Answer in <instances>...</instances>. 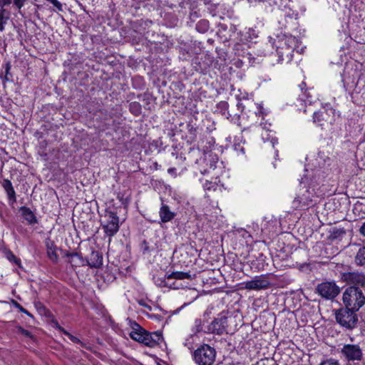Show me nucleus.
<instances>
[{"label":"nucleus","instance_id":"obj_1","mask_svg":"<svg viewBox=\"0 0 365 365\" xmlns=\"http://www.w3.org/2000/svg\"><path fill=\"white\" fill-rule=\"evenodd\" d=\"M322 195L319 189L311 187L304 185L292 201V207L294 210L307 209L316 203V199Z\"/></svg>","mask_w":365,"mask_h":365},{"label":"nucleus","instance_id":"obj_2","mask_svg":"<svg viewBox=\"0 0 365 365\" xmlns=\"http://www.w3.org/2000/svg\"><path fill=\"white\" fill-rule=\"evenodd\" d=\"M344 306L354 311H359L365 304V295L358 287H348L343 293Z\"/></svg>","mask_w":365,"mask_h":365},{"label":"nucleus","instance_id":"obj_3","mask_svg":"<svg viewBox=\"0 0 365 365\" xmlns=\"http://www.w3.org/2000/svg\"><path fill=\"white\" fill-rule=\"evenodd\" d=\"M356 312L346 306L340 308L335 311L336 321L341 327L351 330L356 327L358 324Z\"/></svg>","mask_w":365,"mask_h":365},{"label":"nucleus","instance_id":"obj_4","mask_svg":"<svg viewBox=\"0 0 365 365\" xmlns=\"http://www.w3.org/2000/svg\"><path fill=\"white\" fill-rule=\"evenodd\" d=\"M130 336L132 339L149 347L157 346L163 339L160 331L148 332L141 327L138 330L132 331Z\"/></svg>","mask_w":365,"mask_h":365},{"label":"nucleus","instance_id":"obj_5","mask_svg":"<svg viewBox=\"0 0 365 365\" xmlns=\"http://www.w3.org/2000/svg\"><path fill=\"white\" fill-rule=\"evenodd\" d=\"M101 225L106 237H109V242L119 230L120 219L115 211L106 209L103 215V220L101 221Z\"/></svg>","mask_w":365,"mask_h":365},{"label":"nucleus","instance_id":"obj_6","mask_svg":"<svg viewBox=\"0 0 365 365\" xmlns=\"http://www.w3.org/2000/svg\"><path fill=\"white\" fill-rule=\"evenodd\" d=\"M192 358L197 365H212L216 359V350L211 346L203 344L194 351Z\"/></svg>","mask_w":365,"mask_h":365},{"label":"nucleus","instance_id":"obj_7","mask_svg":"<svg viewBox=\"0 0 365 365\" xmlns=\"http://www.w3.org/2000/svg\"><path fill=\"white\" fill-rule=\"evenodd\" d=\"M340 291V287L334 281L322 282L315 288V292L326 300H333L339 295Z\"/></svg>","mask_w":365,"mask_h":365},{"label":"nucleus","instance_id":"obj_8","mask_svg":"<svg viewBox=\"0 0 365 365\" xmlns=\"http://www.w3.org/2000/svg\"><path fill=\"white\" fill-rule=\"evenodd\" d=\"M228 327V318L223 313H220L207 326L205 333L222 335L227 332Z\"/></svg>","mask_w":365,"mask_h":365},{"label":"nucleus","instance_id":"obj_9","mask_svg":"<svg viewBox=\"0 0 365 365\" xmlns=\"http://www.w3.org/2000/svg\"><path fill=\"white\" fill-rule=\"evenodd\" d=\"M306 174L302 178L301 184L311 186L319 190V185L322 182L324 178V172L320 168L309 170H305Z\"/></svg>","mask_w":365,"mask_h":365},{"label":"nucleus","instance_id":"obj_10","mask_svg":"<svg viewBox=\"0 0 365 365\" xmlns=\"http://www.w3.org/2000/svg\"><path fill=\"white\" fill-rule=\"evenodd\" d=\"M271 286V282L267 274L255 276L252 279L245 283V287L249 290L266 289Z\"/></svg>","mask_w":365,"mask_h":365},{"label":"nucleus","instance_id":"obj_11","mask_svg":"<svg viewBox=\"0 0 365 365\" xmlns=\"http://www.w3.org/2000/svg\"><path fill=\"white\" fill-rule=\"evenodd\" d=\"M342 279L349 284L350 287H358L365 289V274L358 272H349L342 274Z\"/></svg>","mask_w":365,"mask_h":365},{"label":"nucleus","instance_id":"obj_12","mask_svg":"<svg viewBox=\"0 0 365 365\" xmlns=\"http://www.w3.org/2000/svg\"><path fill=\"white\" fill-rule=\"evenodd\" d=\"M341 353L348 361H361L363 357L362 350L358 344H345Z\"/></svg>","mask_w":365,"mask_h":365},{"label":"nucleus","instance_id":"obj_13","mask_svg":"<svg viewBox=\"0 0 365 365\" xmlns=\"http://www.w3.org/2000/svg\"><path fill=\"white\" fill-rule=\"evenodd\" d=\"M65 257L67 258V262L73 267H79L86 265V259L78 252H66Z\"/></svg>","mask_w":365,"mask_h":365},{"label":"nucleus","instance_id":"obj_14","mask_svg":"<svg viewBox=\"0 0 365 365\" xmlns=\"http://www.w3.org/2000/svg\"><path fill=\"white\" fill-rule=\"evenodd\" d=\"M85 259L86 265L90 267L98 268L103 264V256L98 251L92 250L90 256Z\"/></svg>","mask_w":365,"mask_h":365},{"label":"nucleus","instance_id":"obj_15","mask_svg":"<svg viewBox=\"0 0 365 365\" xmlns=\"http://www.w3.org/2000/svg\"><path fill=\"white\" fill-rule=\"evenodd\" d=\"M159 215L161 222L165 223L171 221L175 217V214L170 210L168 205L163 203L159 211Z\"/></svg>","mask_w":365,"mask_h":365},{"label":"nucleus","instance_id":"obj_16","mask_svg":"<svg viewBox=\"0 0 365 365\" xmlns=\"http://www.w3.org/2000/svg\"><path fill=\"white\" fill-rule=\"evenodd\" d=\"M1 185L6 192L9 200L11 203L15 202L16 201V192L11 182L8 179H4V180L1 182Z\"/></svg>","mask_w":365,"mask_h":365},{"label":"nucleus","instance_id":"obj_17","mask_svg":"<svg viewBox=\"0 0 365 365\" xmlns=\"http://www.w3.org/2000/svg\"><path fill=\"white\" fill-rule=\"evenodd\" d=\"M20 211L21 212L24 219L26 220L29 225H34L38 222L36 217L30 208L23 206L20 208Z\"/></svg>","mask_w":365,"mask_h":365},{"label":"nucleus","instance_id":"obj_18","mask_svg":"<svg viewBox=\"0 0 365 365\" xmlns=\"http://www.w3.org/2000/svg\"><path fill=\"white\" fill-rule=\"evenodd\" d=\"M283 49H284L283 48H277V54L279 56L278 61L279 62H283V61L289 62V61H291L292 59V56H293V49H292L291 48H289V47L286 48L284 51H282Z\"/></svg>","mask_w":365,"mask_h":365},{"label":"nucleus","instance_id":"obj_19","mask_svg":"<svg viewBox=\"0 0 365 365\" xmlns=\"http://www.w3.org/2000/svg\"><path fill=\"white\" fill-rule=\"evenodd\" d=\"M327 115L328 114L325 111L314 112L313 115V121L318 125L323 127L325 125V123H328V119L327 118Z\"/></svg>","mask_w":365,"mask_h":365},{"label":"nucleus","instance_id":"obj_20","mask_svg":"<svg viewBox=\"0 0 365 365\" xmlns=\"http://www.w3.org/2000/svg\"><path fill=\"white\" fill-rule=\"evenodd\" d=\"M346 234V230L343 227H332L329 230V235L328 238L333 241L336 240H341L344 235Z\"/></svg>","mask_w":365,"mask_h":365},{"label":"nucleus","instance_id":"obj_21","mask_svg":"<svg viewBox=\"0 0 365 365\" xmlns=\"http://www.w3.org/2000/svg\"><path fill=\"white\" fill-rule=\"evenodd\" d=\"M47 256L53 262H57L58 256L56 252V247L53 242H50L46 243Z\"/></svg>","mask_w":365,"mask_h":365},{"label":"nucleus","instance_id":"obj_22","mask_svg":"<svg viewBox=\"0 0 365 365\" xmlns=\"http://www.w3.org/2000/svg\"><path fill=\"white\" fill-rule=\"evenodd\" d=\"M9 17L10 12L4 8H0V31H4V26L9 19Z\"/></svg>","mask_w":365,"mask_h":365},{"label":"nucleus","instance_id":"obj_23","mask_svg":"<svg viewBox=\"0 0 365 365\" xmlns=\"http://www.w3.org/2000/svg\"><path fill=\"white\" fill-rule=\"evenodd\" d=\"M354 262L358 266L365 265V247H362L358 250L354 257Z\"/></svg>","mask_w":365,"mask_h":365},{"label":"nucleus","instance_id":"obj_24","mask_svg":"<svg viewBox=\"0 0 365 365\" xmlns=\"http://www.w3.org/2000/svg\"><path fill=\"white\" fill-rule=\"evenodd\" d=\"M217 108L218 110L220 112V113L225 116L226 118H230L231 117V115L229 113L228 108H229V104L226 101H220L217 103Z\"/></svg>","mask_w":365,"mask_h":365},{"label":"nucleus","instance_id":"obj_25","mask_svg":"<svg viewBox=\"0 0 365 365\" xmlns=\"http://www.w3.org/2000/svg\"><path fill=\"white\" fill-rule=\"evenodd\" d=\"M210 28V24L209 21L205 19H201L200 20L195 26V29L201 34L206 33Z\"/></svg>","mask_w":365,"mask_h":365},{"label":"nucleus","instance_id":"obj_26","mask_svg":"<svg viewBox=\"0 0 365 365\" xmlns=\"http://www.w3.org/2000/svg\"><path fill=\"white\" fill-rule=\"evenodd\" d=\"M190 274L187 272H173L171 274L167 275V279H190Z\"/></svg>","mask_w":365,"mask_h":365},{"label":"nucleus","instance_id":"obj_27","mask_svg":"<svg viewBox=\"0 0 365 365\" xmlns=\"http://www.w3.org/2000/svg\"><path fill=\"white\" fill-rule=\"evenodd\" d=\"M130 111L135 116L139 115L142 111V107L140 103L133 101L129 104Z\"/></svg>","mask_w":365,"mask_h":365},{"label":"nucleus","instance_id":"obj_28","mask_svg":"<svg viewBox=\"0 0 365 365\" xmlns=\"http://www.w3.org/2000/svg\"><path fill=\"white\" fill-rule=\"evenodd\" d=\"M194 329L195 333H199L200 331L205 332V330H203V324L201 319H195L194 322Z\"/></svg>","mask_w":365,"mask_h":365},{"label":"nucleus","instance_id":"obj_29","mask_svg":"<svg viewBox=\"0 0 365 365\" xmlns=\"http://www.w3.org/2000/svg\"><path fill=\"white\" fill-rule=\"evenodd\" d=\"M4 67L5 68V75L4 76H2V81L4 83L6 81H9V75L10 74V70L11 68V63L9 61H7Z\"/></svg>","mask_w":365,"mask_h":365},{"label":"nucleus","instance_id":"obj_30","mask_svg":"<svg viewBox=\"0 0 365 365\" xmlns=\"http://www.w3.org/2000/svg\"><path fill=\"white\" fill-rule=\"evenodd\" d=\"M7 259L10 261L18 265L19 267H21V259L18 257H16L11 252H9L7 254Z\"/></svg>","mask_w":365,"mask_h":365},{"label":"nucleus","instance_id":"obj_31","mask_svg":"<svg viewBox=\"0 0 365 365\" xmlns=\"http://www.w3.org/2000/svg\"><path fill=\"white\" fill-rule=\"evenodd\" d=\"M11 303L12 304L16 307L22 313H24L26 314V315L32 317L33 315L29 312H28L26 309H24L19 303H18L15 300H12L11 301Z\"/></svg>","mask_w":365,"mask_h":365},{"label":"nucleus","instance_id":"obj_32","mask_svg":"<svg viewBox=\"0 0 365 365\" xmlns=\"http://www.w3.org/2000/svg\"><path fill=\"white\" fill-rule=\"evenodd\" d=\"M68 337L69 338V339L75 343V344H79L82 347H85L86 348V344L82 342L78 338H77L76 336L72 335L71 333L68 334Z\"/></svg>","mask_w":365,"mask_h":365},{"label":"nucleus","instance_id":"obj_33","mask_svg":"<svg viewBox=\"0 0 365 365\" xmlns=\"http://www.w3.org/2000/svg\"><path fill=\"white\" fill-rule=\"evenodd\" d=\"M46 1L50 2L51 4H52L57 9L58 11H63V5L58 0H46Z\"/></svg>","mask_w":365,"mask_h":365},{"label":"nucleus","instance_id":"obj_34","mask_svg":"<svg viewBox=\"0 0 365 365\" xmlns=\"http://www.w3.org/2000/svg\"><path fill=\"white\" fill-rule=\"evenodd\" d=\"M320 365H339V362L334 359H328L320 364Z\"/></svg>","mask_w":365,"mask_h":365},{"label":"nucleus","instance_id":"obj_35","mask_svg":"<svg viewBox=\"0 0 365 365\" xmlns=\"http://www.w3.org/2000/svg\"><path fill=\"white\" fill-rule=\"evenodd\" d=\"M167 278V275L165 277ZM155 283L160 286V287H167L168 286V283L166 282V280H165V278H163V279H160L158 278L156 281H155Z\"/></svg>","mask_w":365,"mask_h":365},{"label":"nucleus","instance_id":"obj_36","mask_svg":"<svg viewBox=\"0 0 365 365\" xmlns=\"http://www.w3.org/2000/svg\"><path fill=\"white\" fill-rule=\"evenodd\" d=\"M233 148L236 152H240L243 154L245 153V148L243 146H241L240 144L235 143L233 145Z\"/></svg>","mask_w":365,"mask_h":365},{"label":"nucleus","instance_id":"obj_37","mask_svg":"<svg viewBox=\"0 0 365 365\" xmlns=\"http://www.w3.org/2000/svg\"><path fill=\"white\" fill-rule=\"evenodd\" d=\"M303 96H306V98H304V97H301V101H304L305 103H309L311 104L312 103V99L311 98V96L309 94H307L306 92L303 94Z\"/></svg>","mask_w":365,"mask_h":365},{"label":"nucleus","instance_id":"obj_38","mask_svg":"<svg viewBox=\"0 0 365 365\" xmlns=\"http://www.w3.org/2000/svg\"><path fill=\"white\" fill-rule=\"evenodd\" d=\"M25 0H14V4L19 8L21 9L24 3Z\"/></svg>","mask_w":365,"mask_h":365},{"label":"nucleus","instance_id":"obj_39","mask_svg":"<svg viewBox=\"0 0 365 365\" xmlns=\"http://www.w3.org/2000/svg\"><path fill=\"white\" fill-rule=\"evenodd\" d=\"M11 0H0V8H4L6 5H9Z\"/></svg>","mask_w":365,"mask_h":365},{"label":"nucleus","instance_id":"obj_40","mask_svg":"<svg viewBox=\"0 0 365 365\" xmlns=\"http://www.w3.org/2000/svg\"><path fill=\"white\" fill-rule=\"evenodd\" d=\"M168 173L173 176H176L177 175V173H176V168H170L168 170Z\"/></svg>","mask_w":365,"mask_h":365},{"label":"nucleus","instance_id":"obj_41","mask_svg":"<svg viewBox=\"0 0 365 365\" xmlns=\"http://www.w3.org/2000/svg\"><path fill=\"white\" fill-rule=\"evenodd\" d=\"M57 329L61 331L62 332L64 335L66 336H68V334H70L68 331H67L65 329H63L62 327L61 326H57Z\"/></svg>","mask_w":365,"mask_h":365},{"label":"nucleus","instance_id":"obj_42","mask_svg":"<svg viewBox=\"0 0 365 365\" xmlns=\"http://www.w3.org/2000/svg\"><path fill=\"white\" fill-rule=\"evenodd\" d=\"M21 332L26 336H29V337H31V334L29 331L26 330V329H21Z\"/></svg>","mask_w":365,"mask_h":365},{"label":"nucleus","instance_id":"obj_43","mask_svg":"<svg viewBox=\"0 0 365 365\" xmlns=\"http://www.w3.org/2000/svg\"><path fill=\"white\" fill-rule=\"evenodd\" d=\"M361 233L365 236V222L363 223L362 226L360 228Z\"/></svg>","mask_w":365,"mask_h":365},{"label":"nucleus","instance_id":"obj_44","mask_svg":"<svg viewBox=\"0 0 365 365\" xmlns=\"http://www.w3.org/2000/svg\"><path fill=\"white\" fill-rule=\"evenodd\" d=\"M204 187L207 190H210L212 187V182H206L204 184Z\"/></svg>","mask_w":365,"mask_h":365},{"label":"nucleus","instance_id":"obj_45","mask_svg":"<svg viewBox=\"0 0 365 365\" xmlns=\"http://www.w3.org/2000/svg\"><path fill=\"white\" fill-rule=\"evenodd\" d=\"M275 143H277V140L274 139V138H272V140L269 141V143L271 144L272 147L274 148V144Z\"/></svg>","mask_w":365,"mask_h":365},{"label":"nucleus","instance_id":"obj_46","mask_svg":"<svg viewBox=\"0 0 365 365\" xmlns=\"http://www.w3.org/2000/svg\"><path fill=\"white\" fill-rule=\"evenodd\" d=\"M117 198L121 201L122 202H123V196H120V193L118 194V196H117Z\"/></svg>","mask_w":365,"mask_h":365},{"label":"nucleus","instance_id":"obj_47","mask_svg":"<svg viewBox=\"0 0 365 365\" xmlns=\"http://www.w3.org/2000/svg\"><path fill=\"white\" fill-rule=\"evenodd\" d=\"M301 87V89H303L304 86H306V84L304 83H302V84L299 86Z\"/></svg>","mask_w":365,"mask_h":365},{"label":"nucleus","instance_id":"obj_48","mask_svg":"<svg viewBox=\"0 0 365 365\" xmlns=\"http://www.w3.org/2000/svg\"><path fill=\"white\" fill-rule=\"evenodd\" d=\"M2 75H3V72L1 71L0 72V80H1V81H2Z\"/></svg>","mask_w":365,"mask_h":365},{"label":"nucleus","instance_id":"obj_49","mask_svg":"<svg viewBox=\"0 0 365 365\" xmlns=\"http://www.w3.org/2000/svg\"><path fill=\"white\" fill-rule=\"evenodd\" d=\"M193 130H195V129L192 126V127H191V128L190 129V132L193 131Z\"/></svg>","mask_w":365,"mask_h":365},{"label":"nucleus","instance_id":"obj_50","mask_svg":"<svg viewBox=\"0 0 365 365\" xmlns=\"http://www.w3.org/2000/svg\"><path fill=\"white\" fill-rule=\"evenodd\" d=\"M237 106V107L240 108V106H242V103H238Z\"/></svg>","mask_w":365,"mask_h":365},{"label":"nucleus","instance_id":"obj_51","mask_svg":"<svg viewBox=\"0 0 365 365\" xmlns=\"http://www.w3.org/2000/svg\"><path fill=\"white\" fill-rule=\"evenodd\" d=\"M192 15H193V14H191L190 16H192ZM194 15L196 16V12H194Z\"/></svg>","mask_w":365,"mask_h":365}]
</instances>
